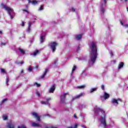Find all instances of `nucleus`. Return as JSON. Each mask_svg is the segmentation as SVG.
Returning a JSON list of instances; mask_svg holds the SVG:
<instances>
[{
	"mask_svg": "<svg viewBox=\"0 0 128 128\" xmlns=\"http://www.w3.org/2000/svg\"><path fill=\"white\" fill-rule=\"evenodd\" d=\"M24 70H22L20 72V76H24Z\"/></svg>",
	"mask_w": 128,
	"mask_h": 128,
	"instance_id": "30",
	"label": "nucleus"
},
{
	"mask_svg": "<svg viewBox=\"0 0 128 128\" xmlns=\"http://www.w3.org/2000/svg\"><path fill=\"white\" fill-rule=\"evenodd\" d=\"M96 90H98V88H92L90 90V94H92V92H96Z\"/></svg>",
	"mask_w": 128,
	"mask_h": 128,
	"instance_id": "19",
	"label": "nucleus"
},
{
	"mask_svg": "<svg viewBox=\"0 0 128 128\" xmlns=\"http://www.w3.org/2000/svg\"><path fill=\"white\" fill-rule=\"evenodd\" d=\"M6 44H8V43H6V42H2L1 43V46H6Z\"/></svg>",
	"mask_w": 128,
	"mask_h": 128,
	"instance_id": "36",
	"label": "nucleus"
},
{
	"mask_svg": "<svg viewBox=\"0 0 128 128\" xmlns=\"http://www.w3.org/2000/svg\"><path fill=\"white\" fill-rule=\"evenodd\" d=\"M18 128H26L24 125L22 124L21 126H18Z\"/></svg>",
	"mask_w": 128,
	"mask_h": 128,
	"instance_id": "35",
	"label": "nucleus"
},
{
	"mask_svg": "<svg viewBox=\"0 0 128 128\" xmlns=\"http://www.w3.org/2000/svg\"><path fill=\"white\" fill-rule=\"evenodd\" d=\"M94 112L95 116L99 117L100 126L103 128H108V124L106 120V112L104 110L96 106L94 108Z\"/></svg>",
	"mask_w": 128,
	"mask_h": 128,
	"instance_id": "1",
	"label": "nucleus"
},
{
	"mask_svg": "<svg viewBox=\"0 0 128 128\" xmlns=\"http://www.w3.org/2000/svg\"><path fill=\"white\" fill-rule=\"evenodd\" d=\"M18 50L20 54H22V56H24V54H26V51H24V49L19 48L18 49Z\"/></svg>",
	"mask_w": 128,
	"mask_h": 128,
	"instance_id": "18",
	"label": "nucleus"
},
{
	"mask_svg": "<svg viewBox=\"0 0 128 128\" xmlns=\"http://www.w3.org/2000/svg\"><path fill=\"white\" fill-rule=\"evenodd\" d=\"M36 94L38 96H40V92H36Z\"/></svg>",
	"mask_w": 128,
	"mask_h": 128,
	"instance_id": "41",
	"label": "nucleus"
},
{
	"mask_svg": "<svg viewBox=\"0 0 128 128\" xmlns=\"http://www.w3.org/2000/svg\"><path fill=\"white\" fill-rule=\"evenodd\" d=\"M106 4V0H101L100 6L101 14H104V12Z\"/></svg>",
	"mask_w": 128,
	"mask_h": 128,
	"instance_id": "4",
	"label": "nucleus"
},
{
	"mask_svg": "<svg viewBox=\"0 0 128 128\" xmlns=\"http://www.w3.org/2000/svg\"><path fill=\"white\" fill-rule=\"evenodd\" d=\"M34 86H37V88H40V84H38V82H35L34 84Z\"/></svg>",
	"mask_w": 128,
	"mask_h": 128,
	"instance_id": "31",
	"label": "nucleus"
},
{
	"mask_svg": "<svg viewBox=\"0 0 128 128\" xmlns=\"http://www.w3.org/2000/svg\"><path fill=\"white\" fill-rule=\"evenodd\" d=\"M76 70V66H74L72 68V71L70 74L71 76H72V74H74V72Z\"/></svg>",
	"mask_w": 128,
	"mask_h": 128,
	"instance_id": "24",
	"label": "nucleus"
},
{
	"mask_svg": "<svg viewBox=\"0 0 128 128\" xmlns=\"http://www.w3.org/2000/svg\"><path fill=\"white\" fill-rule=\"evenodd\" d=\"M17 64H18L19 66H22V64H24V61H22L21 62H17Z\"/></svg>",
	"mask_w": 128,
	"mask_h": 128,
	"instance_id": "32",
	"label": "nucleus"
},
{
	"mask_svg": "<svg viewBox=\"0 0 128 128\" xmlns=\"http://www.w3.org/2000/svg\"><path fill=\"white\" fill-rule=\"evenodd\" d=\"M42 10H44V6L42 5L38 9V12H42Z\"/></svg>",
	"mask_w": 128,
	"mask_h": 128,
	"instance_id": "26",
	"label": "nucleus"
},
{
	"mask_svg": "<svg viewBox=\"0 0 128 128\" xmlns=\"http://www.w3.org/2000/svg\"><path fill=\"white\" fill-rule=\"evenodd\" d=\"M68 96V93H62L60 96V102L63 104H66V96Z\"/></svg>",
	"mask_w": 128,
	"mask_h": 128,
	"instance_id": "5",
	"label": "nucleus"
},
{
	"mask_svg": "<svg viewBox=\"0 0 128 128\" xmlns=\"http://www.w3.org/2000/svg\"><path fill=\"white\" fill-rule=\"evenodd\" d=\"M127 32L128 33V30Z\"/></svg>",
	"mask_w": 128,
	"mask_h": 128,
	"instance_id": "52",
	"label": "nucleus"
},
{
	"mask_svg": "<svg viewBox=\"0 0 128 128\" xmlns=\"http://www.w3.org/2000/svg\"><path fill=\"white\" fill-rule=\"evenodd\" d=\"M14 123L12 121H10V122L8 123L7 127L8 128H14Z\"/></svg>",
	"mask_w": 128,
	"mask_h": 128,
	"instance_id": "12",
	"label": "nucleus"
},
{
	"mask_svg": "<svg viewBox=\"0 0 128 128\" xmlns=\"http://www.w3.org/2000/svg\"><path fill=\"white\" fill-rule=\"evenodd\" d=\"M1 72L2 74H6V70L4 69H1Z\"/></svg>",
	"mask_w": 128,
	"mask_h": 128,
	"instance_id": "38",
	"label": "nucleus"
},
{
	"mask_svg": "<svg viewBox=\"0 0 128 128\" xmlns=\"http://www.w3.org/2000/svg\"><path fill=\"white\" fill-rule=\"evenodd\" d=\"M72 12H74V8H72Z\"/></svg>",
	"mask_w": 128,
	"mask_h": 128,
	"instance_id": "48",
	"label": "nucleus"
},
{
	"mask_svg": "<svg viewBox=\"0 0 128 128\" xmlns=\"http://www.w3.org/2000/svg\"><path fill=\"white\" fill-rule=\"evenodd\" d=\"M22 26H24V22H22Z\"/></svg>",
	"mask_w": 128,
	"mask_h": 128,
	"instance_id": "46",
	"label": "nucleus"
},
{
	"mask_svg": "<svg viewBox=\"0 0 128 128\" xmlns=\"http://www.w3.org/2000/svg\"><path fill=\"white\" fill-rule=\"evenodd\" d=\"M38 54H40V50H36L33 52L32 54L34 56H38Z\"/></svg>",
	"mask_w": 128,
	"mask_h": 128,
	"instance_id": "20",
	"label": "nucleus"
},
{
	"mask_svg": "<svg viewBox=\"0 0 128 128\" xmlns=\"http://www.w3.org/2000/svg\"><path fill=\"white\" fill-rule=\"evenodd\" d=\"M8 82H10V79H8V78H6V86H8Z\"/></svg>",
	"mask_w": 128,
	"mask_h": 128,
	"instance_id": "33",
	"label": "nucleus"
},
{
	"mask_svg": "<svg viewBox=\"0 0 128 128\" xmlns=\"http://www.w3.org/2000/svg\"><path fill=\"white\" fill-rule=\"evenodd\" d=\"M123 66H124V62H120L118 66V70H120V68H123Z\"/></svg>",
	"mask_w": 128,
	"mask_h": 128,
	"instance_id": "23",
	"label": "nucleus"
},
{
	"mask_svg": "<svg viewBox=\"0 0 128 128\" xmlns=\"http://www.w3.org/2000/svg\"><path fill=\"white\" fill-rule=\"evenodd\" d=\"M55 90H56V85L53 84L52 86H51L50 88L49 89L48 92H49L52 94L54 93V92Z\"/></svg>",
	"mask_w": 128,
	"mask_h": 128,
	"instance_id": "13",
	"label": "nucleus"
},
{
	"mask_svg": "<svg viewBox=\"0 0 128 128\" xmlns=\"http://www.w3.org/2000/svg\"><path fill=\"white\" fill-rule=\"evenodd\" d=\"M82 128H86V126L84 125H82Z\"/></svg>",
	"mask_w": 128,
	"mask_h": 128,
	"instance_id": "47",
	"label": "nucleus"
},
{
	"mask_svg": "<svg viewBox=\"0 0 128 128\" xmlns=\"http://www.w3.org/2000/svg\"><path fill=\"white\" fill-rule=\"evenodd\" d=\"M80 46H78L77 48V52H78V50H80Z\"/></svg>",
	"mask_w": 128,
	"mask_h": 128,
	"instance_id": "42",
	"label": "nucleus"
},
{
	"mask_svg": "<svg viewBox=\"0 0 128 128\" xmlns=\"http://www.w3.org/2000/svg\"><path fill=\"white\" fill-rule=\"evenodd\" d=\"M120 24H121L122 26H124V28H128V24H124L122 21H120Z\"/></svg>",
	"mask_w": 128,
	"mask_h": 128,
	"instance_id": "25",
	"label": "nucleus"
},
{
	"mask_svg": "<svg viewBox=\"0 0 128 128\" xmlns=\"http://www.w3.org/2000/svg\"><path fill=\"white\" fill-rule=\"evenodd\" d=\"M101 88L104 90V85H102L101 86Z\"/></svg>",
	"mask_w": 128,
	"mask_h": 128,
	"instance_id": "40",
	"label": "nucleus"
},
{
	"mask_svg": "<svg viewBox=\"0 0 128 128\" xmlns=\"http://www.w3.org/2000/svg\"><path fill=\"white\" fill-rule=\"evenodd\" d=\"M121 2H122L124 0H120ZM124 2H126V4H128V0H124Z\"/></svg>",
	"mask_w": 128,
	"mask_h": 128,
	"instance_id": "43",
	"label": "nucleus"
},
{
	"mask_svg": "<svg viewBox=\"0 0 128 128\" xmlns=\"http://www.w3.org/2000/svg\"><path fill=\"white\" fill-rule=\"evenodd\" d=\"M82 34H80L76 36V40H82Z\"/></svg>",
	"mask_w": 128,
	"mask_h": 128,
	"instance_id": "22",
	"label": "nucleus"
},
{
	"mask_svg": "<svg viewBox=\"0 0 128 128\" xmlns=\"http://www.w3.org/2000/svg\"><path fill=\"white\" fill-rule=\"evenodd\" d=\"M8 102V98H5V99L3 100L2 101L1 103H0V104L2 105L3 104H4V102Z\"/></svg>",
	"mask_w": 128,
	"mask_h": 128,
	"instance_id": "29",
	"label": "nucleus"
},
{
	"mask_svg": "<svg viewBox=\"0 0 128 128\" xmlns=\"http://www.w3.org/2000/svg\"><path fill=\"white\" fill-rule=\"evenodd\" d=\"M46 38V36L44 35H41L40 36V44H42L44 42V40Z\"/></svg>",
	"mask_w": 128,
	"mask_h": 128,
	"instance_id": "16",
	"label": "nucleus"
},
{
	"mask_svg": "<svg viewBox=\"0 0 128 128\" xmlns=\"http://www.w3.org/2000/svg\"><path fill=\"white\" fill-rule=\"evenodd\" d=\"M90 50H91L90 58L88 60V64L90 66H94L96 58H98V48H96V42H92L90 44Z\"/></svg>",
	"mask_w": 128,
	"mask_h": 128,
	"instance_id": "2",
	"label": "nucleus"
},
{
	"mask_svg": "<svg viewBox=\"0 0 128 128\" xmlns=\"http://www.w3.org/2000/svg\"><path fill=\"white\" fill-rule=\"evenodd\" d=\"M74 118L78 119V117L76 116V114H74Z\"/></svg>",
	"mask_w": 128,
	"mask_h": 128,
	"instance_id": "45",
	"label": "nucleus"
},
{
	"mask_svg": "<svg viewBox=\"0 0 128 128\" xmlns=\"http://www.w3.org/2000/svg\"><path fill=\"white\" fill-rule=\"evenodd\" d=\"M101 98L102 100H108V98H110V95L106 93V92H104V96H101ZM102 98H103V99H102Z\"/></svg>",
	"mask_w": 128,
	"mask_h": 128,
	"instance_id": "10",
	"label": "nucleus"
},
{
	"mask_svg": "<svg viewBox=\"0 0 128 128\" xmlns=\"http://www.w3.org/2000/svg\"><path fill=\"white\" fill-rule=\"evenodd\" d=\"M30 26H32V22H28V28L27 30V32H30Z\"/></svg>",
	"mask_w": 128,
	"mask_h": 128,
	"instance_id": "21",
	"label": "nucleus"
},
{
	"mask_svg": "<svg viewBox=\"0 0 128 128\" xmlns=\"http://www.w3.org/2000/svg\"><path fill=\"white\" fill-rule=\"evenodd\" d=\"M78 124H76L74 125V126L68 127V128H78Z\"/></svg>",
	"mask_w": 128,
	"mask_h": 128,
	"instance_id": "34",
	"label": "nucleus"
},
{
	"mask_svg": "<svg viewBox=\"0 0 128 128\" xmlns=\"http://www.w3.org/2000/svg\"><path fill=\"white\" fill-rule=\"evenodd\" d=\"M84 72H85V70H84L82 71V74H84Z\"/></svg>",
	"mask_w": 128,
	"mask_h": 128,
	"instance_id": "50",
	"label": "nucleus"
},
{
	"mask_svg": "<svg viewBox=\"0 0 128 128\" xmlns=\"http://www.w3.org/2000/svg\"><path fill=\"white\" fill-rule=\"evenodd\" d=\"M84 96V93L82 92V93H80V94L75 96L74 98V100H76L78 98H82V96Z\"/></svg>",
	"mask_w": 128,
	"mask_h": 128,
	"instance_id": "15",
	"label": "nucleus"
},
{
	"mask_svg": "<svg viewBox=\"0 0 128 128\" xmlns=\"http://www.w3.org/2000/svg\"><path fill=\"white\" fill-rule=\"evenodd\" d=\"M52 98H46V101H41L42 104H48V106H50V100H51Z\"/></svg>",
	"mask_w": 128,
	"mask_h": 128,
	"instance_id": "9",
	"label": "nucleus"
},
{
	"mask_svg": "<svg viewBox=\"0 0 128 128\" xmlns=\"http://www.w3.org/2000/svg\"><path fill=\"white\" fill-rule=\"evenodd\" d=\"M1 6L3 8H4L6 10H7L9 16H10L11 20H12V18H14V10L10 8L7 6L6 5L4 4H2Z\"/></svg>",
	"mask_w": 128,
	"mask_h": 128,
	"instance_id": "3",
	"label": "nucleus"
},
{
	"mask_svg": "<svg viewBox=\"0 0 128 128\" xmlns=\"http://www.w3.org/2000/svg\"><path fill=\"white\" fill-rule=\"evenodd\" d=\"M28 2L32 4H33V6H36V4H38V2L36 0H34L32 1L31 0H28Z\"/></svg>",
	"mask_w": 128,
	"mask_h": 128,
	"instance_id": "14",
	"label": "nucleus"
},
{
	"mask_svg": "<svg viewBox=\"0 0 128 128\" xmlns=\"http://www.w3.org/2000/svg\"><path fill=\"white\" fill-rule=\"evenodd\" d=\"M110 54L111 56H114V54L112 53V51H110Z\"/></svg>",
	"mask_w": 128,
	"mask_h": 128,
	"instance_id": "39",
	"label": "nucleus"
},
{
	"mask_svg": "<svg viewBox=\"0 0 128 128\" xmlns=\"http://www.w3.org/2000/svg\"><path fill=\"white\" fill-rule=\"evenodd\" d=\"M120 99L113 98L112 100V104H113V106H116L118 104V102H120Z\"/></svg>",
	"mask_w": 128,
	"mask_h": 128,
	"instance_id": "7",
	"label": "nucleus"
},
{
	"mask_svg": "<svg viewBox=\"0 0 128 128\" xmlns=\"http://www.w3.org/2000/svg\"><path fill=\"white\" fill-rule=\"evenodd\" d=\"M56 46H58V43L56 42H51L48 44V46L51 48L52 52H56Z\"/></svg>",
	"mask_w": 128,
	"mask_h": 128,
	"instance_id": "6",
	"label": "nucleus"
},
{
	"mask_svg": "<svg viewBox=\"0 0 128 128\" xmlns=\"http://www.w3.org/2000/svg\"><path fill=\"white\" fill-rule=\"evenodd\" d=\"M48 69H46L43 74L40 76V78H44V76H46V74H48Z\"/></svg>",
	"mask_w": 128,
	"mask_h": 128,
	"instance_id": "17",
	"label": "nucleus"
},
{
	"mask_svg": "<svg viewBox=\"0 0 128 128\" xmlns=\"http://www.w3.org/2000/svg\"><path fill=\"white\" fill-rule=\"evenodd\" d=\"M33 128H42V125L38 123L33 122L31 124Z\"/></svg>",
	"mask_w": 128,
	"mask_h": 128,
	"instance_id": "11",
	"label": "nucleus"
},
{
	"mask_svg": "<svg viewBox=\"0 0 128 128\" xmlns=\"http://www.w3.org/2000/svg\"><path fill=\"white\" fill-rule=\"evenodd\" d=\"M32 116H34V118H36V120H37L38 122H40V116H38V114L36 112H33L32 113Z\"/></svg>",
	"mask_w": 128,
	"mask_h": 128,
	"instance_id": "8",
	"label": "nucleus"
},
{
	"mask_svg": "<svg viewBox=\"0 0 128 128\" xmlns=\"http://www.w3.org/2000/svg\"><path fill=\"white\" fill-rule=\"evenodd\" d=\"M86 88V85H82V86H78V88H80V90H82V88Z\"/></svg>",
	"mask_w": 128,
	"mask_h": 128,
	"instance_id": "28",
	"label": "nucleus"
},
{
	"mask_svg": "<svg viewBox=\"0 0 128 128\" xmlns=\"http://www.w3.org/2000/svg\"><path fill=\"white\" fill-rule=\"evenodd\" d=\"M2 118L4 120H8V116H6V114H4L2 116Z\"/></svg>",
	"mask_w": 128,
	"mask_h": 128,
	"instance_id": "27",
	"label": "nucleus"
},
{
	"mask_svg": "<svg viewBox=\"0 0 128 128\" xmlns=\"http://www.w3.org/2000/svg\"><path fill=\"white\" fill-rule=\"evenodd\" d=\"M23 12H27V14H28V10H24Z\"/></svg>",
	"mask_w": 128,
	"mask_h": 128,
	"instance_id": "44",
	"label": "nucleus"
},
{
	"mask_svg": "<svg viewBox=\"0 0 128 128\" xmlns=\"http://www.w3.org/2000/svg\"><path fill=\"white\" fill-rule=\"evenodd\" d=\"M127 12H128V8H127Z\"/></svg>",
	"mask_w": 128,
	"mask_h": 128,
	"instance_id": "51",
	"label": "nucleus"
},
{
	"mask_svg": "<svg viewBox=\"0 0 128 128\" xmlns=\"http://www.w3.org/2000/svg\"><path fill=\"white\" fill-rule=\"evenodd\" d=\"M2 34V30H0V34Z\"/></svg>",
	"mask_w": 128,
	"mask_h": 128,
	"instance_id": "49",
	"label": "nucleus"
},
{
	"mask_svg": "<svg viewBox=\"0 0 128 128\" xmlns=\"http://www.w3.org/2000/svg\"><path fill=\"white\" fill-rule=\"evenodd\" d=\"M28 72H32V67H29L28 69Z\"/></svg>",
	"mask_w": 128,
	"mask_h": 128,
	"instance_id": "37",
	"label": "nucleus"
}]
</instances>
